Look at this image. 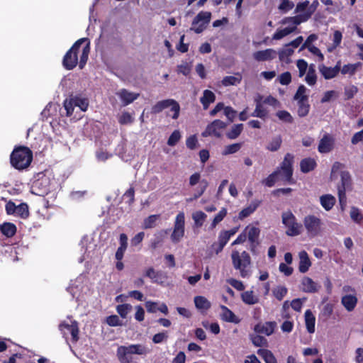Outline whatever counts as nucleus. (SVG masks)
<instances>
[{"label":"nucleus","instance_id":"55","mask_svg":"<svg viewBox=\"0 0 363 363\" xmlns=\"http://www.w3.org/2000/svg\"><path fill=\"white\" fill-rule=\"evenodd\" d=\"M75 101L74 97L66 99L64 101V107L67 112V116H69L72 114L75 106Z\"/></svg>","mask_w":363,"mask_h":363},{"label":"nucleus","instance_id":"21","mask_svg":"<svg viewBox=\"0 0 363 363\" xmlns=\"http://www.w3.org/2000/svg\"><path fill=\"white\" fill-rule=\"evenodd\" d=\"M255 101L256 104V107L254 112L251 114L252 117H257L260 118H265L268 111L264 108L262 105V97L260 95H258L255 99Z\"/></svg>","mask_w":363,"mask_h":363},{"label":"nucleus","instance_id":"14","mask_svg":"<svg viewBox=\"0 0 363 363\" xmlns=\"http://www.w3.org/2000/svg\"><path fill=\"white\" fill-rule=\"evenodd\" d=\"M277 328V323L275 321H268L265 323H257L254 330L257 334H263L267 336L272 335Z\"/></svg>","mask_w":363,"mask_h":363},{"label":"nucleus","instance_id":"59","mask_svg":"<svg viewBox=\"0 0 363 363\" xmlns=\"http://www.w3.org/2000/svg\"><path fill=\"white\" fill-rule=\"evenodd\" d=\"M251 340L257 347L265 346L267 344V339L259 335H252Z\"/></svg>","mask_w":363,"mask_h":363},{"label":"nucleus","instance_id":"23","mask_svg":"<svg viewBox=\"0 0 363 363\" xmlns=\"http://www.w3.org/2000/svg\"><path fill=\"white\" fill-rule=\"evenodd\" d=\"M220 309V317L223 320L233 323H240V319L234 314L233 311L228 309L226 306H221Z\"/></svg>","mask_w":363,"mask_h":363},{"label":"nucleus","instance_id":"41","mask_svg":"<svg viewBox=\"0 0 363 363\" xmlns=\"http://www.w3.org/2000/svg\"><path fill=\"white\" fill-rule=\"evenodd\" d=\"M294 53V48H291L289 44L286 45L284 48H283L279 52V57L281 61L288 62L289 57Z\"/></svg>","mask_w":363,"mask_h":363},{"label":"nucleus","instance_id":"1","mask_svg":"<svg viewBox=\"0 0 363 363\" xmlns=\"http://www.w3.org/2000/svg\"><path fill=\"white\" fill-rule=\"evenodd\" d=\"M90 52V43L87 38H82L75 42L72 47L64 56L62 65L66 69L71 70L74 68L79 56V67L82 69L88 60Z\"/></svg>","mask_w":363,"mask_h":363},{"label":"nucleus","instance_id":"47","mask_svg":"<svg viewBox=\"0 0 363 363\" xmlns=\"http://www.w3.org/2000/svg\"><path fill=\"white\" fill-rule=\"evenodd\" d=\"M319 3L318 1H314L312 4H309V9L308 10V12L305 15L299 17L301 19L300 21H307L311 18L312 14L315 11Z\"/></svg>","mask_w":363,"mask_h":363},{"label":"nucleus","instance_id":"44","mask_svg":"<svg viewBox=\"0 0 363 363\" xmlns=\"http://www.w3.org/2000/svg\"><path fill=\"white\" fill-rule=\"evenodd\" d=\"M282 140L280 136H277L272 139V140L268 143L266 148L267 150L271 152L277 151L281 145Z\"/></svg>","mask_w":363,"mask_h":363},{"label":"nucleus","instance_id":"56","mask_svg":"<svg viewBox=\"0 0 363 363\" xmlns=\"http://www.w3.org/2000/svg\"><path fill=\"white\" fill-rule=\"evenodd\" d=\"M74 99L76 107H78L82 111H86L89 106V102L86 99L77 96L74 97Z\"/></svg>","mask_w":363,"mask_h":363},{"label":"nucleus","instance_id":"36","mask_svg":"<svg viewBox=\"0 0 363 363\" xmlns=\"http://www.w3.org/2000/svg\"><path fill=\"white\" fill-rule=\"evenodd\" d=\"M118 121L121 125H130L134 121L133 113L124 111L118 116Z\"/></svg>","mask_w":363,"mask_h":363},{"label":"nucleus","instance_id":"19","mask_svg":"<svg viewBox=\"0 0 363 363\" xmlns=\"http://www.w3.org/2000/svg\"><path fill=\"white\" fill-rule=\"evenodd\" d=\"M357 301L355 294H346L341 298V303L348 312H351L355 308Z\"/></svg>","mask_w":363,"mask_h":363},{"label":"nucleus","instance_id":"61","mask_svg":"<svg viewBox=\"0 0 363 363\" xmlns=\"http://www.w3.org/2000/svg\"><path fill=\"white\" fill-rule=\"evenodd\" d=\"M180 138H181L180 132L179 130H176L169 136V138L167 140V144L169 146H174L179 142Z\"/></svg>","mask_w":363,"mask_h":363},{"label":"nucleus","instance_id":"3","mask_svg":"<svg viewBox=\"0 0 363 363\" xmlns=\"http://www.w3.org/2000/svg\"><path fill=\"white\" fill-rule=\"evenodd\" d=\"M33 160L32 151L26 147L16 148L11 155V164L17 169H24L31 163Z\"/></svg>","mask_w":363,"mask_h":363},{"label":"nucleus","instance_id":"35","mask_svg":"<svg viewBox=\"0 0 363 363\" xmlns=\"http://www.w3.org/2000/svg\"><path fill=\"white\" fill-rule=\"evenodd\" d=\"M361 64L359 62L354 63V64H347L340 67V72L344 75H353L357 72V69L360 67Z\"/></svg>","mask_w":363,"mask_h":363},{"label":"nucleus","instance_id":"26","mask_svg":"<svg viewBox=\"0 0 363 363\" xmlns=\"http://www.w3.org/2000/svg\"><path fill=\"white\" fill-rule=\"evenodd\" d=\"M260 201L259 200L252 201L246 208H243L239 213V218L240 220L249 216L252 214L259 206Z\"/></svg>","mask_w":363,"mask_h":363},{"label":"nucleus","instance_id":"39","mask_svg":"<svg viewBox=\"0 0 363 363\" xmlns=\"http://www.w3.org/2000/svg\"><path fill=\"white\" fill-rule=\"evenodd\" d=\"M242 80V77L240 74H237L235 76H227L225 77L222 80V84L225 86L230 85H237L240 84Z\"/></svg>","mask_w":363,"mask_h":363},{"label":"nucleus","instance_id":"10","mask_svg":"<svg viewBox=\"0 0 363 363\" xmlns=\"http://www.w3.org/2000/svg\"><path fill=\"white\" fill-rule=\"evenodd\" d=\"M59 328L64 337L67 338L70 334L73 342L78 340L79 328L77 321L70 319L67 321L65 320L59 325Z\"/></svg>","mask_w":363,"mask_h":363},{"label":"nucleus","instance_id":"37","mask_svg":"<svg viewBox=\"0 0 363 363\" xmlns=\"http://www.w3.org/2000/svg\"><path fill=\"white\" fill-rule=\"evenodd\" d=\"M317 81V76L315 73V69L314 68V66L311 65L309 66L308 69L306 72V76L305 77V82L309 85V86H313L315 84Z\"/></svg>","mask_w":363,"mask_h":363},{"label":"nucleus","instance_id":"22","mask_svg":"<svg viewBox=\"0 0 363 363\" xmlns=\"http://www.w3.org/2000/svg\"><path fill=\"white\" fill-rule=\"evenodd\" d=\"M302 290L307 293H314L318 291L320 286L312 279L305 277L301 281Z\"/></svg>","mask_w":363,"mask_h":363},{"label":"nucleus","instance_id":"50","mask_svg":"<svg viewBox=\"0 0 363 363\" xmlns=\"http://www.w3.org/2000/svg\"><path fill=\"white\" fill-rule=\"evenodd\" d=\"M241 147H242L241 143H234V144L226 145L224 147V150H223L222 154L223 155L234 154V153L238 152L240 150Z\"/></svg>","mask_w":363,"mask_h":363},{"label":"nucleus","instance_id":"13","mask_svg":"<svg viewBox=\"0 0 363 363\" xmlns=\"http://www.w3.org/2000/svg\"><path fill=\"white\" fill-rule=\"evenodd\" d=\"M309 9V1H304L303 2H299L297 4L296 9H295V13H298V15L292 17H288L286 20H285V22L288 21H292L294 24H301V23H303L304 21H300L299 17H301L303 15H305L308 10Z\"/></svg>","mask_w":363,"mask_h":363},{"label":"nucleus","instance_id":"38","mask_svg":"<svg viewBox=\"0 0 363 363\" xmlns=\"http://www.w3.org/2000/svg\"><path fill=\"white\" fill-rule=\"evenodd\" d=\"M1 232L6 237H12L16 231L15 225L11 223H6L0 225Z\"/></svg>","mask_w":363,"mask_h":363},{"label":"nucleus","instance_id":"46","mask_svg":"<svg viewBox=\"0 0 363 363\" xmlns=\"http://www.w3.org/2000/svg\"><path fill=\"white\" fill-rule=\"evenodd\" d=\"M242 124L234 125L231 130L226 133L227 137L231 140L237 138L242 130Z\"/></svg>","mask_w":363,"mask_h":363},{"label":"nucleus","instance_id":"25","mask_svg":"<svg viewBox=\"0 0 363 363\" xmlns=\"http://www.w3.org/2000/svg\"><path fill=\"white\" fill-rule=\"evenodd\" d=\"M297 26L298 25L294 23L293 27H285L284 28L277 29L272 35V40H279L289 35L296 30Z\"/></svg>","mask_w":363,"mask_h":363},{"label":"nucleus","instance_id":"17","mask_svg":"<svg viewBox=\"0 0 363 363\" xmlns=\"http://www.w3.org/2000/svg\"><path fill=\"white\" fill-rule=\"evenodd\" d=\"M277 56V52L272 48L264 50H259L253 53V57L258 62L269 61L274 60Z\"/></svg>","mask_w":363,"mask_h":363},{"label":"nucleus","instance_id":"24","mask_svg":"<svg viewBox=\"0 0 363 363\" xmlns=\"http://www.w3.org/2000/svg\"><path fill=\"white\" fill-rule=\"evenodd\" d=\"M304 319L307 331L311 334L315 333V317L311 310L306 311Z\"/></svg>","mask_w":363,"mask_h":363},{"label":"nucleus","instance_id":"62","mask_svg":"<svg viewBox=\"0 0 363 363\" xmlns=\"http://www.w3.org/2000/svg\"><path fill=\"white\" fill-rule=\"evenodd\" d=\"M279 174V171H275L271 174H269L264 180H263L262 183L269 187L274 186L276 182V178L277 174Z\"/></svg>","mask_w":363,"mask_h":363},{"label":"nucleus","instance_id":"54","mask_svg":"<svg viewBox=\"0 0 363 363\" xmlns=\"http://www.w3.org/2000/svg\"><path fill=\"white\" fill-rule=\"evenodd\" d=\"M294 6V4L291 0H281V3L279 5V10L282 13H287L291 10Z\"/></svg>","mask_w":363,"mask_h":363},{"label":"nucleus","instance_id":"34","mask_svg":"<svg viewBox=\"0 0 363 363\" xmlns=\"http://www.w3.org/2000/svg\"><path fill=\"white\" fill-rule=\"evenodd\" d=\"M257 354L264 360L265 363H277L275 356L269 350L259 349Z\"/></svg>","mask_w":363,"mask_h":363},{"label":"nucleus","instance_id":"60","mask_svg":"<svg viewBox=\"0 0 363 363\" xmlns=\"http://www.w3.org/2000/svg\"><path fill=\"white\" fill-rule=\"evenodd\" d=\"M350 214L352 220L357 223H360L362 220V215L361 214L359 210L354 206L351 208Z\"/></svg>","mask_w":363,"mask_h":363},{"label":"nucleus","instance_id":"9","mask_svg":"<svg viewBox=\"0 0 363 363\" xmlns=\"http://www.w3.org/2000/svg\"><path fill=\"white\" fill-rule=\"evenodd\" d=\"M211 18V13L208 11H201L193 20L191 30L196 33L203 32L208 24L209 23Z\"/></svg>","mask_w":363,"mask_h":363},{"label":"nucleus","instance_id":"49","mask_svg":"<svg viewBox=\"0 0 363 363\" xmlns=\"http://www.w3.org/2000/svg\"><path fill=\"white\" fill-rule=\"evenodd\" d=\"M298 114L300 117H304L308 115L310 109V105L306 101L298 102Z\"/></svg>","mask_w":363,"mask_h":363},{"label":"nucleus","instance_id":"12","mask_svg":"<svg viewBox=\"0 0 363 363\" xmlns=\"http://www.w3.org/2000/svg\"><path fill=\"white\" fill-rule=\"evenodd\" d=\"M340 176L342 185L338 188V197L340 204L343 208L347 201L345 191L351 186V176L347 171L342 172Z\"/></svg>","mask_w":363,"mask_h":363},{"label":"nucleus","instance_id":"28","mask_svg":"<svg viewBox=\"0 0 363 363\" xmlns=\"http://www.w3.org/2000/svg\"><path fill=\"white\" fill-rule=\"evenodd\" d=\"M242 301L247 305H254L259 303V298L252 290L244 291L241 294Z\"/></svg>","mask_w":363,"mask_h":363},{"label":"nucleus","instance_id":"52","mask_svg":"<svg viewBox=\"0 0 363 363\" xmlns=\"http://www.w3.org/2000/svg\"><path fill=\"white\" fill-rule=\"evenodd\" d=\"M16 216H20L21 218H26L28 216V207L26 203H21L16 206Z\"/></svg>","mask_w":363,"mask_h":363},{"label":"nucleus","instance_id":"42","mask_svg":"<svg viewBox=\"0 0 363 363\" xmlns=\"http://www.w3.org/2000/svg\"><path fill=\"white\" fill-rule=\"evenodd\" d=\"M306 92V87L304 85H300L296 94L294 95V100L297 101V103L308 101V96Z\"/></svg>","mask_w":363,"mask_h":363},{"label":"nucleus","instance_id":"45","mask_svg":"<svg viewBox=\"0 0 363 363\" xmlns=\"http://www.w3.org/2000/svg\"><path fill=\"white\" fill-rule=\"evenodd\" d=\"M159 218L160 215H151L148 216L144 220L143 228L145 229H148L155 227Z\"/></svg>","mask_w":363,"mask_h":363},{"label":"nucleus","instance_id":"30","mask_svg":"<svg viewBox=\"0 0 363 363\" xmlns=\"http://www.w3.org/2000/svg\"><path fill=\"white\" fill-rule=\"evenodd\" d=\"M320 202L325 211H330L335 203V198L330 194L323 195L320 197Z\"/></svg>","mask_w":363,"mask_h":363},{"label":"nucleus","instance_id":"5","mask_svg":"<svg viewBox=\"0 0 363 363\" xmlns=\"http://www.w3.org/2000/svg\"><path fill=\"white\" fill-rule=\"evenodd\" d=\"M282 223L286 228V234L291 237L299 235L302 233V225L297 222L291 211H286L281 214Z\"/></svg>","mask_w":363,"mask_h":363},{"label":"nucleus","instance_id":"51","mask_svg":"<svg viewBox=\"0 0 363 363\" xmlns=\"http://www.w3.org/2000/svg\"><path fill=\"white\" fill-rule=\"evenodd\" d=\"M132 306L130 304L125 303L118 305L116 307L118 313L123 318H125L127 315L131 311Z\"/></svg>","mask_w":363,"mask_h":363},{"label":"nucleus","instance_id":"2","mask_svg":"<svg viewBox=\"0 0 363 363\" xmlns=\"http://www.w3.org/2000/svg\"><path fill=\"white\" fill-rule=\"evenodd\" d=\"M233 267L238 270L242 278H249L252 274L251 259L250 255L243 251L233 250L231 254Z\"/></svg>","mask_w":363,"mask_h":363},{"label":"nucleus","instance_id":"29","mask_svg":"<svg viewBox=\"0 0 363 363\" xmlns=\"http://www.w3.org/2000/svg\"><path fill=\"white\" fill-rule=\"evenodd\" d=\"M244 233L247 235V238L251 243H254L257 241L260 230L258 228L253 225H248L245 228Z\"/></svg>","mask_w":363,"mask_h":363},{"label":"nucleus","instance_id":"63","mask_svg":"<svg viewBox=\"0 0 363 363\" xmlns=\"http://www.w3.org/2000/svg\"><path fill=\"white\" fill-rule=\"evenodd\" d=\"M277 116L281 120L286 123H291L293 118L291 115L286 111H279L277 113Z\"/></svg>","mask_w":363,"mask_h":363},{"label":"nucleus","instance_id":"57","mask_svg":"<svg viewBox=\"0 0 363 363\" xmlns=\"http://www.w3.org/2000/svg\"><path fill=\"white\" fill-rule=\"evenodd\" d=\"M227 215V210L225 208H223L214 217L212 223L211 228H214L220 222H221L223 218Z\"/></svg>","mask_w":363,"mask_h":363},{"label":"nucleus","instance_id":"18","mask_svg":"<svg viewBox=\"0 0 363 363\" xmlns=\"http://www.w3.org/2000/svg\"><path fill=\"white\" fill-rule=\"evenodd\" d=\"M333 147L334 138L329 134L326 133L320 139L318 150L320 153H328L333 149Z\"/></svg>","mask_w":363,"mask_h":363},{"label":"nucleus","instance_id":"4","mask_svg":"<svg viewBox=\"0 0 363 363\" xmlns=\"http://www.w3.org/2000/svg\"><path fill=\"white\" fill-rule=\"evenodd\" d=\"M148 352L147 348L140 344L120 346L117 349V357L121 363H132L130 354L143 355Z\"/></svg>","mask_w":363,"mask_h":363},{"label":"nucleus","instance_id":"64","mask_svg":"<svg viewBox=\"0 0 363 363\" xmlns=\"http://www.w3.org/2000/svg\"><path fill=\"white\" fill-rule=\"evenodd\" d=\"M177 72L187 76L191 72V66L186 62H183L177 66Z\"/></svg>","mask_w":363,"mask_h":363},{"label":"nucleus","instance_id":"20","mask_svg":"<svg viewBox=\"0 0 363 363\" xmlns=\"http://www.w3.org/2000/svg\"><path fill=\"white\" fill-rule=\"evenodd\" d=\"M299 264L298 270L301 273H306L308 271L311 266V262L310 260L308 253L305 250H302L298 253Z\"/></svg>","mask_w":363,"mask_h":363},{"label":"nucleus","instance_id":"8","mask_svg":"<svg viewBox=\"0 0 363 363\" xmlns=\"http://www.w3.org/2000/svg\"><path fill=\"white\" fill-rule=\"evenodd\" d=\"M185 216L184 212L179 213L174 220L173 232L171 235V240L173 242H179L184 235L185 232Z\"/></svg>","mask_w":363,"mask_h":363},{"label":"nucleus","instance_id":"7","mask_svg":"<svg viewBox=\"0 0 363 363\" xmlns=\"http://www.w3.org/2000/svg\"><path fill=\"white\" fill-rule=\"evenodd\" d=\"M294 160V157L293 155L290 153L286 154L280 165V169L277 170L279 174H281L282 179L290 184L294 183L292 178Z\"/></svg>","mask_w":363,"mask_h":363},{"label":"nucleus","instance_id":"53","mask_svg":"<svg viewBox=\"0 0 363 363\" xmlns=\"http://www.w3.org/2000/svg\"><path fill=\"white\" fill-rule=\"evenodd\" d=\"M273 295L277 299L281 301L287 294V289L283 286H278L272 291Z\"/></svg>","mask_w":363,"mask_h":363},{"label":"nucleus","instance_id":"15","mask_svg":"<svg viewBox=\"0 0 363 363\" xmlns=\"http://www.w3.org/2000/svg\"><path fill=\"white\" fill-rule=\"evenodd\" d=\"M318 69L321 75L325 79H331L335 78L340 70V61H338L336 65L333 67H327L324 65H320L318 66Z\"/></svg>","mask_w":363,"mask_h":363},{"label":"nucleus","instance_id":"32","mask_svg":"<svg viewBox=\"0 0 363 363\" xmlns=\"http://www.w3.org/2000/svg\"><path fill=\"white\" fill-rule=\"evenodd\" d=\"M216 99V96L214 93L210 90H205L203 93V96L201 98L200 101L202 104L203 108L207 109L210 105V104L214 102Z\"/></svg>","mask_w":363,"mask_h":363},{"label":"nucleus","instance_id":"33","mask_svg":"<svg viewBox=\"0 0 363 363\" xmlns=\"http://www.w3.org/2000/svg\"><path fill=\"white\" fill-rule=\"evenodd\" d=\"M316 166V162L313 158H305L301 160L300 167L301 172L307 173L312 171Z\"/></svg>","mask_w":363,"mask_h":363},{"label":"nucleus","instance_id":"58","mask_svg":"<svg viewBox=\"0 0 363 363\" xmlns=\"http://www.w3.org/2000/svg\"><path fill=\"white\" fill-rule=\"evenodd\" d=\"M296 66L298 69V76L302 77L308 71V65L306 61L304 60H298L296 62Z\"/></svg>","mask_w":363,"mask_h":363},{"label":"nucleus","instance_id":"11","mask_svg":"<svg viewBox=\"0 0 363 363\" xmlns=\"http://www.w3.org/2000/svg\"><path fill=\"white\" fill-rule=\"evenodd\" d=\"M226 126L227 124L223 121L215 120L206 126L201 135L203 137L214 136L216 138H220L223 130Z\"/></svg>","mask_w":363,"mask_h":363},{"label":"nucleus","instance_id":"27","mask_svg":"<svg viewBox=\"0 0 363 363\" xmlns=\"http://www.w3.org/2000/svg\"><path fill=\"white\" fill-rule=\"evenodd\" d=\"M342 40V34L339 30H335L331 37L332 43L327 47L329 52H333L337 47L340 46Z\"/></svg>","mask_w":363,"mask_h":363},{"label":"nucleus","instance_id":"6","mask_svg":"<svg viewBox=\"0 0 363 363\" xmlns=\"http://www.w3.org/2000/svg\"><path fill=\"white\" fill-rule=\"evenodd\" d=\"M303 225L307 235L314 238L323 231V222L320 218L314 215H308L303 218Z\"/></svg>","mask_w":363,"mask_h":363},{"label":"nucleus","instance_id":"48","mask_svg":"<svg viewBox=\"0 0 363 363\" xmlns=\"http://www.w3.org/2000/svg\"><path fill=\"white\" fill-rule=\"evenodd\" d=\"M208 183L206 180L203 179L201 182L200 189L193 196V197L188 198L186 199V202H191L194 200L199 198L206 191Z\"/></svg>","mask_w":363,"mask_h":363},{"label":"nucleus","instance_id":"31","mask_svg":"<svg viewBox=\"0 0 363 363\" xmlns=\"http://www.w3.org/2000/svg\"><path fill=\"white\" fill-rule=\"evenodd\" d=\"M194 303L197 309L207 311L211 308L210 301L204 296H197L194 297Z\"/></svg>","mask_w":363,"mask_h":363},{"label":"nucleus","instance_id":"16","mask_svg":"<svg viewBox=\"0 0 363 363\" xmlns=\"http://www.w3.org/2000/svg\"><path fill=\"white\" fill-rule=\"evenodd\" d=\"M116 95L122 102L123 106H125L136 100L140 94L138 93L130 91L125 89H121L116 92Z\"/></svg>","mask_w":363,"mask_h":363},{"label":"nucleus","instance_id":"40","mask_svg":"<svg viewBox=\"0 0 363 363\" xmlns=\"http://www.w3.org/2000/svg\"><path fill=\"white\" fill-rule=\"evenodd\" d=\"M161 272L155 271L154 268L150 267L145 271V276L150 278L152 282L155 283H161L162 277Z\"/></svg>","mask_w":363,"mask_h":363},{"label":"nucleus","instance_id":"43","mask_svg":"<svg viewBox=\"0 0 363 363\" xmlns=\"http://www.w3.org/2000/svg\"><path fill=\"white\" fill-rule=\"evenodd\" d=\"M206 217V214L201 211H195L192 214V218L197 227H201L203 225Z\"/></svg>","mask_w":363,"mask_h":363}]
</instances>
